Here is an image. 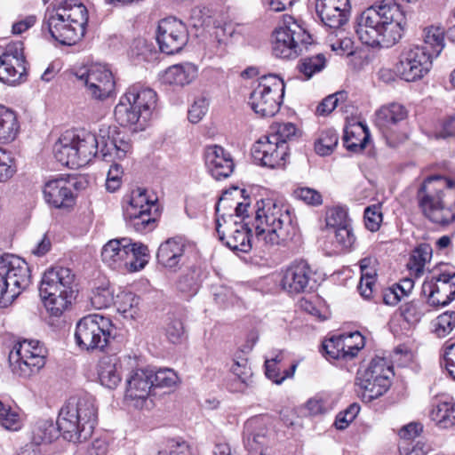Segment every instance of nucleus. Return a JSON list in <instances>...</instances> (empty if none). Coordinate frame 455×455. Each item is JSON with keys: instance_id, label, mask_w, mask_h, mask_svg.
<instances>
[{"instance_id": "f257e3e1", "label": "nucleus", "mask_w": 455, "mask_h": 455, "mask_svg": "<svg viewBox=\"0 0 455 455\" xmlns=\"http://www.w3.org/2000/svg\"><path fill=\"white\" fill-rule=\"evenodd\" d=\"M228 194L225 192L216 204V231L219 239L229 249L249 252L253 243L252 229L255 231V242L267 248L280 245L291 237L294 228L289 210L272 199L257 202L251 223L234 221L231 214L228 216V220L225 218V214L220 216V204L227 200Z\"/></svg>"}, {"instance_id": "f03ea898", "label": "nucleus", "mask_w": 455, "mask_h": 455, "mask_svg": "<svg viewBox=\"0 0 455 455\" xmlns=\"http://www.w3.org/2000/svg\"><path fill=\"white\" fill-rule=\"evenodd\" d=\"M405 26V13L396 0H381L357 17L355 28L363 44L389 48L401 40Z\"/></svg>"}, {"instance_id": "7ed1b4c3", "label": "nucleus", "mask_w": 455, "mask_h": 455, "mask_svg": "<svg viewBox=\"0 0 455 455\" xmlns=\"http://www.w3.org/2000/svg\"><path fill=\"white\" fill-rule=\"evenodd\" d=\"M98 421V408L90 395L71 397L62 406L57 419L61 436L71 443L89 439Z\"/></svg>"}, {"instance_id": "20e7f679", "label": "nucleus", "mask_w": 455, "mask_h": 455, "mask_svg": "<svg viewBox=\"0 0 455 455\" xmlns=\"http://www.w3.org/2000/svg\"><path fill=\"white\" fill-rule=\"evenodd\" d=\"M419 205L432 222L448 225L455 220V182L442 177L428 178L418 193Z\"/></svg>"}, {"instance_id": "39448f33", "label": "nucleus", "mask_w": 455, "mask_h": 455, "mask_svg": "<svg viewBox=\"0 0 455 455\" xmlns=\"http://www.w3.org/2000/svg\"><path fill=\"white\" fill-rule=\"evenodd\" d=\"M87 21V9L82 3L65 0L49 15L46 24L52 38L61 44L73 45L84 36Z\"/></svg>"}, {"instance_id": "423d86ee", "label": "nucleus", "mask_w": 455, "mask_h": 455, "mask_svg": "<svg viewBox=\"0 0 455 455\" xmlns=\"http://www.w3.org/2000/svg\"><path fill=\"white\" fill-rule=\"evenodd\" d=\"M76 292L75 275L63 267L45 271L39 286V294L47 311L60 316L71 305Z\"/></svg>"}, {"instance_id": "0eeeda50", "label": "nucleus", "mask_w": 455, "mask_h": 455, "mask_svg": "<svg viewBox=\"0 0 455 455\" xmlns=\"http://www.w3.org/2000/svg\"><path fill=\"white\" fill-rule=\"evenodd\" d=\"M30 283V270L21 258L0 254V307H6Z\"/></svg>"}, {"instance_id": "6e6552de", "label": "nucleus", "mask_w": 455, "mask_h": 455, "mask_svg": "<svg viewBox=\"0 0 455 455\" xmlns=\"http://www.w3.org/2000/svg\"><path fill=\"white\" fill-rule=\"evenodd\" d=\"M148 249L124 237L108 241L102 248V260L113 268L124 267L131 271L142 269L148 263Z\"/></svg>"}, {"instance_id": "1a4fd4ad", "label": "nucleus", "mask_w": 455, "mask_h": 455, "mask_svg": "<svg viewBox=\"0 0 455 455\" xmlns=\"http://www.w3.org/2000/svg\"><path fill=\"white\" fill-rule=\"evenodd\" d=\"M123 210L126 225L136 232L146 233L155 228L159 215L156 199L149 198L146 189L132 190Z\"/></svg>"}, {"instance_id": "9d476101", "label": "nucleus", "mask_w": 455, "mask_h": 455, "mask_svg": "<svg viewBox=\"0 0 455 455\" xmlns=\"http://www.w3.org/2000/svg\"><path fill=\"white\" fill-rule=\"evenodd\" d=\"M283 93V80L275 74L265 75L251 92L249 104L256 114L271 117L279 111Z\"/></svg>"}, {"instance_id": "9b49d317", "label": "nucleus", "mask_w": 455, "mask_h": 455, "mask_svg": "<svg viewBox=\"0 0 455 455\" xmlns=\"http://www.w3.org/2000/svg\"><path fill=\"white\" fill-rule=\"evenodd\" d=\"M393 375V367L385 358H373L366 369L357 372L356 384L363 389V399L371 402L383 395L390 387Z\"/></svg>"}, {"instance_id": "f8f14e48", "label": "nucleus", "mask_w": 455, "mask_h": 455, "mask_svg": "<svg viewBox=\"0 0 455 455\" xmlns=\"http://www.w3.org/2000/svg\"><path fill=\"white\" fill-rule=\"evenodd\" d=\"M310 44L311 36L292 20L273 32L272 52L280 59H296Z\"/></svg>"}, {"instance_id": "ddd939ff", "label": "nucleus", "mask_w": 455, "mask_h": 455, "mask_svg": "<svg viewBox=\"0 0 455 455\" xmlns=\"http://www.w3.org/2000/svg\"><path fill=\"white\" fill-rule=\"evenodd\" d=\"M46 349L38 340L24 339L18 342L9 354V363L14 374L29 377L45 363Z\"/></svg>"}, {"instance_id": "4468645a", "label": "nucleus", "mask_w": 455, "mask_h": 455, "mask_svg": "<svg viewBox=\"0 0 455 455\" xmlns=\"http://www.w3.org/2000/svg\"><path fill=\"white\" fill-rule=\"evenodd\" d=\"M110 322L100 315H88L78 321L75 339L77 346L86 351L103 350L108 342Z\"/></svg>"}, {"instance_id": "2eb2a0df", "label": "nucleus", "mask_w": 455, "mask_h": 455, "mask_svg": "<svg viewBox=\"0 0 455 455\" xmlns=\"http://www.w3.org/2000/svg\"><path fill=\"white\" fill-rule=\"evenodd\" d=\"M433 57L429 51L419 45H412L405 48L396 65L397 72L407 82L421 79L432 68Z\"/></svg>"}, {"instance_id": "dca6fc26", "label": "nucleus", "mask_w": 455, "mask_h": 455, "mask_svg": "<svg viewBox=\"0 0 455 455\" xmlns=\"http://www.w3.org/2000/svg\"><path fill=\"white\" fill-rule=\"evenodd\" d=\"M156 41L160 51L167 55L180 52L188 41L186 25L173 17L162 20L158 24Z\"/></svg>"}, {"instance_id": "f3484780", "label": "nucleus", "mask_w": 455, "mask_h": 455, "mask_svg": "<svg viewBox=\"0 0 455 455\" xmlns=\"http://www.w3.org/2000/svg\"><path fill=\"white\" fill-rule=\"evenodd\" d=\"M93 99L104 100L110 97L115 90V81L110 70L102 66H92L89 69H79L75 73Z\"/></svg>"}, {"instance_id": "a211bd4d", "label": "nucleus", "mask_w": 455, "mask_h": 455, "mask_svg": "<svg viewBox=\"0 0 455 455\" xmlns=\"http://www.w3.org/2000/svg\"><path fill=\"white\" fill-rule=\"evenodd\" d=\"M26 72L23 44L12 42L5 47H0V81L14 84Z\"/></svg>"}, {"instance_id": "6ab92c4d", "label": "nucleus", "mask_w": 455, "mask_h": 455, "mask_svg": "<svg viewBox=\"0 0 455 455\" xmlns=\"http://www.w3.org/2000/svg\"><path fill=\"white\" fill-rule=\"evenodd\" d=\"M251 155L255 161L262 165L275 168L283 164L288 156V146L279 144L276 138L270 134L259 139L252 147Z\"/></svg>"}, {"instance_id": "aec40b11", "label": "nucleus", "mask_w": 455, "mask_h": 455, "mask_svg": "<svg viewBox=\"0 0 455 455\" xmlns=\"http://www.w3.org/2000/svg\"><path fill=\"white\" fill-rule=\"evenodd\" d=\"M244 445L249 455H275L268 447V431L265 427L263 419L255 417L244 424Z\"/></svg>"}, {"instance_id": "412c9836", "label": "nucleus", "mask_w": 455, "mask_h": 455, "mask_svg": "<svg viewBox=\"0 0 455 455\" xmlns=\"http://www.w3.org/2000/svg\"><path fill=\"white\" fill-rule=\"evenodd\" d=\"M312 275V270L307 261H294L283 273L282 287L290 294L307 292L313 288Z\"/></svg>"}, {"instance_id": "4be33fe9", "label": "nucleus", "mask_w": 455, "mask_h": 455, "mask_svg": "<svg viewBox=\"0 0 455 455\" xmlns=\"http://www.w3.org/2000/svg\"><path fill=\"white\" fill-rule=\"evenodd\" d=\"M204 161L209 172L217 180L228 178L235 169L230 153L219 145L205 148Z\"/></svg>"}, {"instance_id": "5701e85b", "label": "nucleus", "mask_w": 455, "mask_h": 455, "mask_svg": "<svg viewBox=\"0 0 455 455\" xmlns=\"http://www.w3.org/2000/svg\"><path fill=\"white\" fill-rule=\"evenodd\" d=\"M315 10L325 26L339 28L348 20L350 4L348 0H316Z\"/></svg>"}, {"instance_id": "b1692460", "label": "nucleus", "mask_w": 455, "mask_h": 455, "mask_svg": "<svg viewBox=\"0 0 455 455\" xmlns=\"http://www.w3.org/2000/svg\"><path fill=\"white\" fill-rule=\"evenodd\" d=\"M186 248V243L180 237L167 239L157 250L158 264L170 271L177 272L185 263Z\"/></svg>"}, {"instance_id": "393cba45", "label": "nucleus", "mask_w": 455, "mask_h": 455, "mask_svg": "<svg viewBox=\"0 0 455 455\" xmlns=\"http://www.w3.org/2000/svg\"><path fill=\"white\" fill-rule=\"evenodd\" d=\"M150 376L149 369H137L132 372L127 379L125 398L134 402L133 405L135 407L142 406L153 388Z\"/></svg>"}, {"instance_id": "a878e982", "label": "nucleus", "mask_w": 455, "mask_h": 455, "mask_svg": "<svg viewBox=\"0 0 455 455\" xmlns=\"http://www.w3.org/2000/svg\"><path fill=\"white\" fill-rule=\"evenodd\" d=\"M407 116L408 112L403 105L390 103L382 106L376 112L375 124L384 136L389 137L395 132L399 124L407 118Z\"/></svg>"}, {"instance_id": "bb28decb", "label": "nucleus", "mask_w": 455, "mask_h": 455, "mask_svg": "<svg viewBox=\"0 0 455 455\" xmlns=\"http://www.w3.org/2000/svg\"><path fill=\"white\" fill-rule=\"evenodd\" d=\"M45 201L55 208H68L74 204L69 182L60 177L47 181L44 188Z\"/></svg>"}, {"instance_id": "cd10ccee", "label": "nucleus", "mask_w": 455, "mask_h": 455, "mask_svg": "<svg viewBox=\"0 0 455 455\" xmlns=\"http://www.w3.org/2000/svg\"><path fill=\"white\" fill-rule=\"evenodd\" d=\"M327 223L335 227L333 241L335 245L340 250L351 248L355 241V236L347 219V212L342 209L332 210L327 218Z\"/></svg>"}, {"instance_id": "c85d7f7f", "label": "nucleus", "mask_w": 455, "mask_h": 455, "mask_svg": "<svg viewBox=\"0 0 455 455\" xmlns=\"http://www.w3.org/2000/svg\"><path fill=\"white\" fill-rule=\"evenodd\" d=\"M72 132L77 156H79L81 166H84L98 154H100L101 136L100 135V139H98L95 134L85 130Z\"/></svg>"}, {"instance_id": "c756f323", "label": "nucleus", "mask_w": 455, "mask_h": 455, "mask_svg": "<svg viewBox=\"0 0 455 455\" xmlns=\"http://www.w3.org/2000/svg\"><path fill=\"white\" fill-rule=\"evenodd\" d=\"M124 96L129 98L137 110H140L142 122L147 123L156 106L157 96L156 92L150 88L133 85L127 90Z\"/></svg>"}, {"instance_id": "7c9ffc66", "label": "nucleus", "mask_w": 455, "mask_h": 455, "mask_svg": "<svg viewBox=\"0 0 455 455\" xmlns=\"http://www.w3.org/2000/svg\"><path fill=\"white\" fill-rule=\"evenodd\" d=\"M74 138L72 131H66L53 147V154L56 160L71 169L81 167L79 156H77L74 143Z\"/></svg>"}, {"instance_id": "2f4dec72", "label": "nucleus", "mask_w": 455, "mask_h": 455, "mask_svg": "<svg viewBox=\"0 0 455 455\" xmlns=\"http://www.w3.org/2000/svg\"><path fill=\"white\" fill-rule=\"evenodd\" d=\"M197 76V68L189 62L169 67L163 75L165 84L184 86L190 84Z\"/></svg>"}, {"instance_id": "473e14b6", "label": "nucleus", "mask_w": 455, "mask_h": 455, "mask_svg": "<svg viewBox=\"0 0 455 455\" xmlns=\"http://www.w3.org/2000/svg\"><path fill=\"white\" fill-rule=\"evenodd\" d=\"M98 378L100 384L108 388H116L122 377L118 370V360L115 356H103L98 363Z\"/></svg>"}, {"instance_id": "72a5a7b5", "label": "nucleus", "mask_w": 455, "mask_h": 455, "mask_svg": "<svg viewBox=\"0 0 455 455\" xmlns=\"http://www.w3.org/2000/svg\"><path fill=\"white\" fill-rule=\"evenodd\" d=\"M116 121L124 127L138 124L143 129L146 123L142 122V116L140 110L134 108L129 98L124 95L121 97L114 110Z\"/></svg>"}, {"instance_id": "f704fd0d", "label": "nucleus", "mask_w": 455, "mask_h": 455, "mask_svg": "<svg viewBox=\"0 0 455 455\" xmlns=\"http://www.w3.org/2000/svg\"><path fill=\"white\" fill-rule=\"evenodd\" d=\"M108 129H100L101 144L100 155L103 160L108 161V157H111L113 155L117 159H122L126 156V153L130 150L131 145L123 140H117L116 139L110 138Z\"/></svg>"}, {"instance_id": "c9c22d12", "label": "nucleus", "mask_w": 455, "mask_h": 455, "mask_svg": "<svg viewBox=\"0 0 455 455\" xmlns=\"http://www.w3.org/2000/svg\"><path fill=\"white\" fill-rule=\"evenodd\" d=\"M18 131L19 124L15 112L0 105V142L12 141Z\"/></svg>"}, {"instance_id": "e433bc0d", "label": "nucleus", "mask_w": 455, "mask_h": 455, "mask_svg": "<svg viewBox=\"0 0 455 455\" xmlns=\"http://www.w3.org/2000/svg\"><path fill=\"white\" fill-rule=\"evenodd\" d=\"M430 418L440 428H449L455 426V403L452 402H439L433 405Z\"/></svg>"}, {"instance_id": "4c0bfd02", "label": "nucleus", "mask_w": 455, "mask_h": 455, "mask_svg": "<svg viewBox=\"0 0 455 455\" xmlns=\"http://www.w3.org/2000/svg\"><path fill=\"white\" fill-rule=\"evenodd\" d=\"M60 432L58 429L57 423L54 424L52 420H40L38 421L32 430V442L36 445L44 443H51L56 440Z\"/></svg>"}, {"instance_id": "58836bf2", "label": "nucleus", "mask_w": 455, "mask_h": 455, "mask_svg": "<svg viewBox=\"0 0 455 455\" xmlns=\"http://www.w3.org/2000/svg\"><path fill=\"white\" fill-rule=\"evenodd\" d=\"M423 43L424 44L419 45V47H427L431 57L436 58L444 47L443 29L434 26L426 28L423 33Z\"/></svg>"}, {"instance_id": "ea45409f", "label": "nucleus", "mask_w": 455, "mask_h": 455, "mask_svg": "<svg viewBox=\"0 0 455 455\" xmlns=\"http://www.w3.org/2000/svg\"><path fill=\"white\" fill-rule=\"evenodd\" d=\"M114 304L124 318L133 319L139 313L140 297L131 291H121Z\"/></svg>"}, {"instance_id": "a19ab883", "label": "nucleus", "mask_w": 455, "mask_h": 455, "mask_svg": "<svg viewBox=\"0 0 455 455\" xmlns=\"http://www.w3.org/2000/svg\"><path fill=\"white\" fill-rule=\"evenodd\" d=\"M435 291L440 306H447L455 299V273H443L436 276Z\"/></svg>"}, {"instance_id": "79ce46f5", "label": "nucleus", "mask_w": 455, "mask_h": 455, "mask_svg": "<svg viewBox=\"0 0 455 455\" xmlns=\"http://www.w3.org/2000/svg\"><path fill=\"white\" fill-rule=\"evenodd\" d=\"M176 288L186 297L196 295L199 289V270L193 267L182 274L176 283Z\"/></svg>"}, {"instance_id": "37998d69", "label": "nucleus", "mask_w": 455, "mask_h": 455, "mask_svg": "<svg viewBox=\"0 0 455 455\" xmlns=\"http://www.w3.org/2000/svg\"><path fill=\"white\" fill-rule=\"evenodd\" d=\"M347 335L332 337L323 343V348L325 353L333 359H340L344 355L345 347L353 349L351 347V339H346Z\"/></svg>"}, {"instance_id": "c03bdc74", "label": "nucleus", "mask_w": 455, "mask_h": 455, "mask_svg": "<svg viewBox=\"0 0 455 455\" xmlns=\"http://www.w3.org/2000/svg\"><path fill=\"white\" fill-rule=\"evenodd\" d=\"M338 141L339 136L335 131H323L315 142V150L319 156H328L332 153L338 144Z\"/></svg>"}, {"instance_id": "a18cd8bd", "label": "nucleus", "mask_w": 455, "mask_h": 455, "mask_svg": "<svg viewBox=\"0 0 455 455\" xmlns=\"http://www.w3.org/2000/svg\"><path fill=\"white\" fill-rule=\"evenodd\" d=\"M92 306L96 309L108 307L115 302L113 291L108 284H103L94 288L90 297Z\"/></svg>"}, {"instance_id": "49530a36", "label": "nucleus", "mask_w": 455, "mask_h": 455, "mask_svg": "<svg viewBox=\"0 0 455 455\" xmlns=\"http://www.w3.org/2000/svg\"><path fill=\"white\" fill-rule=\"evenodd\" d=\"M326 64V59L323 54L319 53L312 57H306L300 60L299 66V71L307 79L311 78L315 73L322 71Z\"/></svg>"}, {"instance_id": "de8ad7c7", "label": "nucleus", "mask_w": 455, "mask_h": 455, "mask_svg": "<svg viewBox=\"0 0 455 455\" xmlns=\"http://www.w3.org/2000/svg\"><path fill=\"white\" fill-rule=\"evenodd\" d=\"M432 258V248L429 244L423 243L417 247L411 253L409 266L411 269L419 273L423 270L427 262Z\"/></svg>"}, {"instance_id": "09e8293b", "label": "nucleus", "mask_w": 455, "mask_h": 455, "mask_svg": "<svg viewBox=\"0 0 455 455\" xmlns=\"http://www.w3.org/2000/svg\"><path fill=\"white\" fill-rule=\"evenodd\" d=\"M150 370V379L153 382V387H171L176 385L178 376L173 370L165 368L155 371Z\"/></svg>"}, {"instance_id": "8fccbe9b", "label": "nucleus", "mask_w": 455, "mask_h": 455, "mask_svg": "<svg viewBox=\"0 0 455 455\" xmlns=\"http://www.w3.org/2000/svg\"><path fill=\"white\" fill-rule=\"evenodd\" d=\"M425 305L422 301L412 300L401 307L404 320L410 324L418 323L425 315Z\"/></svg>"}, {"instance_id": "3c124183", "label": "nucleus", "mask_w": 455, "mask_h": 455, "mask_svg": "<svg viewBox=\"0 0 455 455\" xmlns=\"http://www.w3.org/2000/svg\"><path fill=\"white\" fill-rule=\"evenodd\" d=\"M165 333L172 343L176 344L181 342L185 336V328L182 320L174 315H170L167 320Z\"/></svg>"}, {"instance_id": "603ef678", "label": "nucleus", "mask_w": 455, "mask_h": 455, "mask_svg": "<svg viewBox=\"0 0 455 455\" xmlns=\"http://www.w3.org/2000/svg\"><path fill=\"white\" fill-rule=\"evenodd\" d=\"M454 326L455 311H447L436 318L434 331L438 337L443 338L452 331Z\"/></svg>"}, {"instance_id": "864d4df0", "label": "nucleus", "mask_w": 455, "mask_h": 455, "mask_svg": "<svg viewBox=\"0 0 455 455\" xmlns=\"http://www.w3.org/2000/svg\"><path fill=\"white\" fill-rule=\"evenodd\" d=\"M0 425L11 431H17L21 427L19 414L2 402H0Z\"/></svg>"}, {"instance_id": "5fc2aeb1", "label": "nucleus", "mask_w": 455, "mask_h": 455, "mask_svg": "<svg viewBox=\"0 0 455 455\" xmlns=\"http://www.w3.org/2000/svg\"><path fill=\"white\" fill-rule=\"evenodd\" d=\"M15 160L11 152L0 148V182H6L16 172Z\"/></svg>"}, {"instance_id": "6e6d98bb", "label": "nucleus", "mask_w": 455, "mask_h": 455, "mask_svg": "<svg viewBox=\"0 0 455 455\" xmlns=\"http://www.w3.org/2000/svg\"><path fill=\"white\" fill-rule=\"evenodd\" d=\"M266 376L275 384H281L285 379L291 378L297 368V363H293L288 370L281 373L280 369L275 363L265 361Z\"/></svg>"}, {"instance_id": "4d7b16f0", "label": "nucleus", "mask_w": 455, "mask_h": 455, "mask_svg": "<svg viewBox=\"0 0 455 455\" xmlns=\"http://www.w3.org/2000/svg\"><path fill=\"white\" fill-rule=\"evenodd\" d=\"M293 196L296 199L311 206H319L323 204L322 195L311 188H298L293 191Z\"/></svg>"}, {"instance_id": "13d9d810", "label": "nucleus", "mask_w": 455, "mask_h": 455, "mask_svg": "<svg viewBox=\"0 0 455 455\" xmlns=\"http://www.w3.org/2000/svg\"><path fill=\"white\" fill-rule=\"evenodd\" d=\"M270 135L276 138L279 144L287 145V141L295 136L297 128L291 123L276 124L271 127Z\"/></svg>"}, {"instance_id": "bf43d9fd", "label": "nucleus", "mask_w": 455, "mask_h": 455, "mask_svg": "<svg viewBox=\"0 0 455 455\" xmlns=\"http://www.w3.org/2000/svg\"><path fill=\"white\" fill-rule=\"evenodd\" d=\"M360 411V406L357 403L350 404L344 411H340L335 420V427L339 430L346 429Z\"/></svg>"}, {"instance_id": "052dcab7", "label": "nucleus", "mask_w": 455, "mask_h": 455, "mask_svg": "<svg viewBox=\"0 0 455 455\" xmlns=\"http://www.w3.org/2000/svg\"><path fill=\"white\" fill-rule=\"evenodd\" d=\"M382 222V213L379 205L368 206L364 211V223L368 230H379Z\"/></svg>"}, {"instance_id": "680f3d73", "label": "nucleus", "mask_w": 455, "mask_h": 455, "mask_svg": "<svg viewBox=\"0 0 455 455\" xmlns=\"http://www.w3.org/2000/svg\"><path fill=\"white\" fill-rule=\"evenodd\" d=\"M123 168L118 164H113L108 172L106 180V188L108 191L113 193L116 192L122 184Z\"/></svg>"}, {"instance_id": "e2e57ef3", "label": "nucleus", "mask_w": 455, "mask_h": 455, "mask_svg": "<svg viewBox=\"0 0 455 455\" xmlns=\"http://www.w3.org/2000/svg\"><path fill=\"white\" fill-rule=\"evenodd\" d=\"M208 106V101L204 97L196 99L188 109V120L193 124L200 122L206 114Z\"/></svg>"}, {"instance_id": "0e129e2a", "label": "nucleus", "mask_w": 455, "mask_h": 455, "mask_svg": "<svg viewBox=\"0 0 455 455\" xmlns=\"http://www.w3.org/2000/svg\"><path fill=\"white\" fill-rule=\"evenodd\" d=\"M346 339H351V347L353 349H349L347 347H345L344 355H340V359H353L364 346V338L363 336L358 332H353L347 335Z\"/></svg>"}, {"instance_id": "69168bd1", "label": "nucleus", "mask_w": 455, "mask_h": 455, "mask_svg": "<svg viewBox=\"0 0 455 455\" xmlns=\"http://www.w3.org/2000/svg\"><path fill=\"white\" fill-rule=\"evenodd\" d=\"M213 299L217 304L226 307L233 304L235 298L230 288L223 285L213 287Z\"/></svg>"}, {"instance_id": "338daca9", "label": "nucleus", "mask_w": 455, "mask_h": 455, "mask_svg": "<svg viewBox=\"0 0 455 455\" xmlns=\"http://www.w3.org/2000/svg\"><path fill=\"white\" fill-rule=\"evenodd\" d=\"M343 92H337L324 98L316 108V113L325 116L332 112L338 105L339 99L343 98Z\"/></svg>"}, {"instance_id": "774afa93", "label": "nucleus", "mask_w": 455, "mask_h": 455, "mask_svg": "<svg viewBox=\"0 0 455 455\" xmlns=\"http://www.w3.org/2000/svg\"><path fill=\"white\" fill-rule=\"evenodd\" d=\"M441 365L446 369L449 375L455 380V343L446 347Z\"/></svg>"}]
</instances>
